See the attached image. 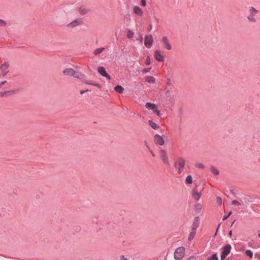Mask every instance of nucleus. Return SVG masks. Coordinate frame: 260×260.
<instances>
[{
  "label": "nucleus",
  "mask_w": 260,
  "mask_h": 260,
  "mask_svg": "<svg viewBox=\"0 0 260 260\" xmlns=\"http://www.w3.org/2000/svg\"><path fill=\"white\" fill-rule=\"evenodd\" d=\"M185 248L183 247H179L175 251L174 255L176 260L181 259L184 255Z\"/></svg>",
  "instance_id": "1"
},
{
  "label": "nucleus",
  "mask_w": 260,
  "mask_h": 260,
  "mask_svg": "<svg viewBox=\"0 0 260 260\" xmlns=\"http://www.w3.org/2000/svg\"><path fill=\"white\" fill-rule=\"evenodd\" d=\"M258 12V11L255 9L254 7H251L249 9V14L247 16L248 20L252 23H255L256 20L255 18V15Z\"/></svg>",
  "instance_id": "2"
},
{
  "label": "nucleus",
  "mask_w": 260,
  "mask_h": 260,
  "mask_svg": "<svg viewBox=\"0 0 260 260\" xmlns=\"http://www.w3.org/2000/svg\"><path fill=\"white\" fill-rule=\"evenodd\" d=\"M232 246L230 244H227L222 247V251L220 256L221 260H224L225 257L230 253Z\"/></svg>",
  "instance_id": "3"
},
{
  "label": "nucleus",
  "mask_w": 260,
  "mask_h": 260,
  "mask_svg": "<svg viewBox=\"0 0 260 260\" xmlns=\"http://www.w3.org/2000/svg\"><path fill=\"white\" fill-rule=\"evenodd\" d=\"M177 164H178V173L180 174L184 169L185 166V159L182 157H180L178 159L177 161L175 162L174 167H177Z\"/></svg>",
  "instance_id": "4"
},
{
  "label": "nucleus",
  "mask_w": 260,
  "mask_h": 260,
  "mask_svg": "<svg viewBox=\"0 0 260 260\" xmlns=\"http://www.w3.org/2000/svg\"><path fill=\"white\" fill-rule=\"evenodd\" d=\"M153 42V39L151 35L145 36L144 45L147 48H150L152 46Z\"/></svg>",
  "instance_id": "5"
},
{
  "label": "nucleus",
  "mask_w": 260,
  "mask_h": 260,
  "mask_svg": "<svg viewBox=\"0 0 260 260\" xmlns=\"http://www.w3.org/2000/svg\"><path fill=\"white\" fill-rule=\"evenodd\" d=\"M83 23V19L82 18H78L68 24L67 26L69 28H74L79 25L82 24Z\"/></svg>",
  "instance_id": "6"
},
{
  "label": "nucleus",
  "mask_w": 260,
  "mask_h": 260,
  "mask_svg": "<svg viewBox=\"0 0 260 260\" xmlns=\"http://www.w3.org/2000/svg\"><path fill=\"white\" fill-rule=\"evenodd\" d=\"M154 55L155 59L158 61H163L164 60L165 55L160 50H156Z\"/></svg>",
  "instance_id": "7"
},
{
  "label": "nucleus",
  "mask_w": 260,
  "mask_h": 260,
  "mask_svg": "<svg viewBox=\"0 0 260 260\" xmlns=\"http://www.w3.org/2000/svg\"><path fill=\"white\" fill-rule=\"evenodd\" d=\"M154 141L157 146H162L165 144V141L162 137L158 134H156L154 136Z\"/></svg>",
  "instance_id": "8"
},
{
  "label": "nucleus",
  "mask_w": 260,
  "mask_h": 260,
  "mask_svg": "<svg viewBox=\"0 0 260 260\" xmlns=\"http://www.w3.org/2000/svg\"><path fill=\"white\" fill-rule=\"evenodd\" d=\"M198 185L196 184L192 193V198L196 201H198L201 197V193L198 191Z\"/></svg>",
  "instance_id": "9"
},
{
  "label": "nucleus",
  "mask_w": 260,
  "mask_h": 260,
  "mask_svg": "<svg viewBox=\"0 0 260 260\" xmlns=\"http://www.w3.org/2000/svg\"><path fill=\"white\" fill-rule=\"evenodd\" d=\"M162 42L165 48L170 50L172 49V45L167 36H164L162 38Z\"/></svg>",
  "instance_id": "10"
},
{
  "label": "nucleus",
  "mask_w": 260,
  "mask_h": 260,
  "mask_svg": "<svg viewBox=\"0 0 260 260\" xmlns=\"http://www.w3.org/2000/svg\"><path fill=\"white\" fill-rule=\"evenodd\" d=\"M10 210L8 207H3L0 209V217H8L10 215Z\"/></svg>",
  "instance_id": "11"
},
{
  "label": "nucleus",
  "mask_w": 260,
  "mask_h": 260,
  "mask_svg": "<svg viewBox=\"0 0 260 260\" xmlns=\"http://www.w3.org/2000/svg\"><path fill=\"white\" fill-rule=\"evenodd\" d=\"M98 71L102 76L107 78L108 80L111 79L110 76L107 73L104 67H99L98 69Z\"/></svg>",
  "instance_id": "12"
},
{
  "label": "nucleus",
  "mask_w": 260,
  "mask_h": 260,
  "mask_svg": "<svg viewBox=\"0 0 260 260\" xmlns=\"http://www.w3.org/2000/svg\"><path fill=\"white\" fill-rule=\"evenodd\" d=\"M9 66L10 65L8 62H6L0 66V69L3 72V76H5L8 73V72L6 71V70L9 68Z\"/></svg>",
  "instance_id": "13"
},
{
  "label": "nucleus",
  "mask_w": 260,
  "mask_h": 260,
  "mask_svg": "<svg viewBox=\"0 0 260 260\" xmlns=\"http://www.w3.org/2000/svg\"><path fill=\"white\" fill-rule=\"evenodd\" d=\"M19 91V89H15L10 91H7L4 92H0V96L1 97L8 96L11 95L15 94Z\"/></svg>",
  "instance_id": "14"
},
{
  "label": "nucleus",
  "mask_w": 260,
  "mask_h": 260,
  "mask_svg": "<svg viewBox=\"0 0 260 260\" xmlns=\"http://www.w3.org/2000/svg\"><path fill=\"white\" fill-rule=\"evenodd\" d=\"M160 157L163 162L167 165L169 164L168 158L166 152L164 150H161L160 151Z\"/></svg>",
  "instance_id": "15"
},
{
  "label": "nucleus",
  "mask_w": 260,
  "mask_h": 260,
  "mask_svg": "<svg viewBox=\"0 0 260 260\" xmlns=\"http://www.w3.org/2000/svg\"><path fill=\"white\" fill-rule=\"evenodd\" d=\"M75 71L72 68H67L63 71V74L65 75L73 76Z\"/></svg>",
  "instance_id": "16"
},
{
  "label": "nucleus",
  "mask_w": 260,
  "mask_h": 260,
  "mask_svg": "<svg viewBox=\"0 0 260 260\" xmlns=\"http://www.w3.org/2000/svg\"><path fill=\"white\" fill-rule=\"evenodd\" d=\"M200 223V219L199 217L197 216L194 218L193 222V226L192 227V229L196 230L199 227Z\"/></svg>",
  "instance_id": "17"
},
{
  "label": "nucleus",
  "mask_w": 260,
  "mask_h": 260,
  "mask_svg": "<svg viewBox=\"0 0 260 260\" xmlns=\"http://www.w3.org/2000/svg\"><path fill=\"white\" fill-rule=\"evenodd\" d=\"M134 12L140 16H142L143 14V12L141 9L138 6H135L133 8Z\"/></svg>",
  "instance_id": "18"
},
{
  "label": "nucleus",
  "mask_w": 260,
  "mask_h": 260,
  "mask_svg": "<svg viewBox=\"0 0 260 260\" xmlns=\"http://www.w3.org/2000/svg\"><path fill=\"white\" fill-rule=\"evenodd\" d=\"M145 107L147 108L151 109L152 110H156V109H157V106L156 105H155V104H153V103H149V102L146 103V104L145 105Z\"/></svg>",
  "instance_id": "19"
},
{
  "label": "nucleus",
  "mask_w": 260,
  "mask_h": 260,
  "mask_svg": "<svg viewBox=\"0 0 260 260\" xmlns=\"http://www.w3.org/2000/svg\"><path fill=\"white\" fill-rule=\"evenodd\" d=\"M90 12V10L87 9L83 7H81L79 9V13L81 15H85Z\"/></svg>",
  "instance_id": "20"
},
{
  "label": "nucleus",
  "mask_w": 260,
  "mask_h": 260,
  "mask_svg": "<svg viewBox=\"0 0 260 260\" xmlns=\"http://www.w3.org/2000/svg\"><path fill=\"white\" fill-rule=\"evenodd\" d=\"M197 230L191 228V232L190 233L188 236V240L191 241L194 237Z\"/></svg>",
  "instance_id": "21"
},
{
  "label": "nucleus",
  "mask_w": 260,
  "mask_h": 260,
  "mask_svg": "<svg viewBox=\"0 0 260 260\" xmlns=\"http://www.w3.org/2000/svg\"><path fill=\"white\" fill-rule=\"evenodd\" d=\"M114 90L119 93H122L124 91V88L122 87L121 85H117L114 88Z\"/></svg>",
  "instance_id": "22"
},
{
  "label": "nucleus",
  "mask_w": 260,
  "mask_h": 260,
  "mask_svg": "<svg viewBox=\"0 0 260 260\" xmlns=\"http://www.w3.org/2000/svg\"><path fill=\"white\" fill-rule=\"evenodd\" d=\"M149 124L153 129H157L158 128V126L157 124L153 122V121L149 120L148 121Z\"/></svg>",
  "instance_id": "23"
},
{
  "label": "nucleus",
  "mask_w": 260,
  "mask_h": 260,
  "mask_svg": "<svg viewBox=\"0 0 260 260\" xmlns=\"http://www.w3.org/2000/svg\"><path fill=\"white\" fill-rule=\"evenodd\" d=\"M146 81L149 83H154L155 82V79L153 76H147L146 78Z\"/></svg>",
  "instance_id": "24"
},
{
  "label": "nucleus",
  "mask_w": 260,
  "mask_h": 260,
  "mask_svg": "<svg viewBox=\"0 0 260 260\" xmlns=\"http://www.w3.org/2000/svg\"><path fill=\"white\" fill-rule=\"evenodd\" d=\"M210 171L215 175H217L219 173V171L214 166H211L210 167Z\"/></svg>",
  "instance_id": "25"
},
{
  "label": "nucleus",
  "mask_w": 260,
  "mask_h": 260,
  "mask_svg": "<svg viewBox=\"0 0 260 260\" xmlns=\"http://www.w3.org/2000/svg\"><path fill=\"white\" fill-rule=\"evenodd\" d=\"M105 49V48L104 47H101V48H97L94 51V55H98L99 54H100L101 53H102Z\"/></svg>",
  "instance_id": "26"
},
{
  "label": "nucleus",
  "mask_w": 260,
  "mask_h": 260,
  "mask_svg": "<svg viewBox=\"0 0 260 260\" xmlns=\"http://www.w3.org/2000/svg\"><path fill=\"white\" fill-rule=\"evenodd\" d=\"M85 83L87 84L91 85H93L94 86H96L99 88H101L102 87V86L101 84H98V83H93L91 81H85Z\"/></svg>",
  "instance_id": "27"
},
{
  "label": "nucleus",
  "mask_w": 260,
  "mask_h": 260,
  "mask_svg": "<svg viewBox=\"0 0 260 260\" xmlns=\"http://www.w3.org/2000/svg\"><path fill=\"white\" fill-rule=\"evenodd\" d=\"M192 182V178L191 175L187 176L185 179L186 184H191Z\"/></svg>",
  "instance_id": "28"
},
{
  "label": "nucleus",
  "mask_w": 260,
  "mask_h": 260,
  "mask_svg": "<svg viewBox=\"0 0 260 260\" xmlns=\"http://www.w3.org/2000/svg\"><path fill=\"white\" fill-rule=\"evenodd\" d=\"M202 209V206L200 204H198L195 205L194 210L197 213H199Z\"/></svg>",
  "instance_id": "29"
},
{
  "label": "nucleus",
  "mask_w": 260,
  "mask_h": 260,
  "mask_svg": "<svg viewBox=\"0 0 260 260\" xmlns=\"http://www.w3.org/2000/svg\"><path fill=\"white\" fill-rule=\"evenodd\" d=\"M245 254L249 256L251 259L253 257V252L250 250H247L245 252Z\"/></svg>",
  "instance_id": "30"
},
{
  "label": "nucleus",
  "mask_w": 260,
  "mask_h": 260,
  "mask_svg": "<svg viewBox=\"0 0 260 260\" xmlns=\"http://www.w3.org/2000/svg\"><path fill=\"white\" fill-rule=\"evenodd\" d=\"M207 260H218V257L216 253L213 254L210 257H209Z\"/></svg>",
  "instance_id": "31"
},
{
  "label": "nucleus",
  "mask_w": 260,
  "mask_h": 260,
  "mask_svg": "<svg viewBox=\"0 0 260 260\" xmlns=\"http://www.w3.org/2000/svg\"><path fill=\"white\" fill-rule=\"evenodd\" d=\"M73 76H74V77L76 78H78V79H80V78H81L83 76V75L80 73H75V75H73Z\"/></svg>",
  "instance_id": "32"
},
{
  "label": "nucleus",
  "mask_w": 260,
  "mask_h": 260,
  "mask_svg": "<svg viewBox=\"0 0 260 260\" xmlns=\"http://www.w3.org/2000/svg\"><path fill=\"white\" fill-rule=\"evenodd\" d=\"M216 202L219 205L221 206L222 204V199L220 197L216 198Z\"/></svg>",
  "instance_id": "33"
},
{
  "label": "nucleus",
  "mask_w": 260,
  "mask_h": 260,
  "mask_svg": "<svg viewBox=\"0 0 260 260\" xmlns=\"http://www.w3.org/2000/svg\"><path fill=\"white\" fill-rule=\"evenodd\" d=\"M196 167L198 168H200V169H204V166L203 164H201V163H197L196 164Z\"/></svg>",
  "instance_id": "34"
},
{
  "label": "nucleus",
  "mask_w": 260,
  "mask_h": 260,
  "mask_svg": "<svg viewBox=\"0 0 260 260\" xmlns=\"http://www.w3.org/2000/svg\"><path fill=\"white\" fill-rule=\"evenodd\" d=\"M134 32H133L131 30H128V34H127V37L129 39H131L134 36Z\"/></svg>",
  "instance_id": "35"
},
{
  "label": "nucleus",
  "mask_w": 260,
  "mask_h": 260,
  "mask_svg": "<svg viewBox=\"0 0 260 260\" xmlns=\"http://www.w3.org/2000/svg\"><path fill=\"white\" fill-rule=\"evenodd\" d=\"M232 204L233 205H238V206H240V205H241V204L239 202L237 201V200L233 201L232 202Z\"/></svg>",
  "instance_id": "36"
},
{
  "label": "nucleus",
  "mask_w": 260,
  "mask_h": 260,
  "mask_svg": "<svg viewBox=\"0 0 260 260\" xmlns=\"http://www.w3.org/2000/svg\"><path fill=\"white\" fill-rule=\"evenodd\" d=\"M232 214V212L230 211L229 213H228V214L224 215L223 216L222 220H224L226 219Z\"/></svg>",
  "instance_id": "37"
},
{
  "label": "nucleus",
  "mask_w": 260,
  "mask_h": 260,
  "mask_svg": "<svg viewBox=\"0 0 260 260\" xmlns=\"http://www.w3.org/2000/svg\"><path fill=\"white\" fill-rule=\"evenodd\" d=\"M151 63L150 61V58L149 56H147L146 59V64L147 65H149Z\"/></svg>",
  "instance_id": "38"
},
{
  "label": "nucleus",
  "mask_w": 260,
  "mask_h": 260,
  "mask_svg": "<svg viewBox=\"0 0 260 260\" xmlns=\"http://www.w3.org/2000/svg\"><path fill=\"white\" fill-rule=\"evenodd\" d=\"M151 68H144L143 70V73H147L148 72H149L150 71V70H151Z\"/></svg>",
  "instance_id": "39"
},
{
  "label": "nucleus",
  "mask_w": 260,
  "mask_h": 260,
  "mask_svg": "<svg viewBox=\"0 0 260 260\" xmlns=\"http://www.w3.org/2000/svg\"><path fill=\"white\" fill-rule=\"evenodd\" d=\"M153 111L157 114V116H160L161 114H160V111L158 110L157 109V108L156 109V110H154Z\"/></svg>",
  "instance_id": "40"
},
{
  "label": "nucleus",
  "mask_w": 260,
  "mask_h": 260,
  "mask_svg": "<svg viewBox=\"0 0 260 260\" xmlns=\"http://www.w3.org/2000/svg\"><path fill=\"white\" fill-rule=\"evenodd\" d=\"M6 22L3 20L0 19V26L6 25Z\"/></svg>",
  "instance_id": "41"
},
{
  "label": "nucleus",
  "mask_w": 260,
  "mask_h": 260,
  "mask_svg": "<svg viewBox=\"0 0 260 260\" xmlns=\"http://www.w3.org/2000/svg\"><path fill=\"white\" fill-rule=\"evenodd\" d=\"M141 5L143 7H145L146 6V0H141Z\"/></svg>",
  "instance_id": "42"
},
{
  "label": "nucleus",
  "mask_w": 260,
  "mask_h": 260,
  "mask_svg": "<svg viewBox=\"0 0 260 260\" xmlns=\"http://www.w3.org/2000/svg\"><path fill=\"white\" fill-rule=\"evenodd\" d=\"M255 257L257 258L258 260H260V253H256L255 254Z\"/></svg>",
  "instance_id": "43"
},
{
  "label": "nucleus",
  "mask_w": 260,
  "mask_h": 260,
  "mask_svg": "<svg viewBox=\"0 0 260 260\" xmlns=\"http://www.w3.org/2000/svg\"><path fill=\"white\" fill-rule=\"evenodd\" d=\"M120 260H128L127 258L124 257V256L123 255H121L120 256Z\"/></svg>",
  "instance_id": "44"
},
{
  "label": "nucleus",
  "mask_w": 260,
  "mask_h": 260,
  "mask_svg": "<svg viewBox=\"0 0 260 260\" xmlns=\"http://www.w3.org/2000/svg\"><path fill=\"white\" fill-rule=\"evenodd\" d=\"M152 25L151 24H150L149 26L148 30L151 31V30L152 29Z\"/></svg>",
  "instance_id": "45"
},
{
  "label": "nucleus",
  "mask_w": 260,
  "mask_h": 260,
  "mask_svg": "<svg viewBox=\"0 0 260 260\" xmlns=\"http://www.w3.org/2000/svg\"><path fill=\"white\" fill-rule=\"evenodd\" d=\"M88 91V90H86L81 91V92H80V93H81V94H83L84 93H85V92H87V91Z\"/></svg>",
  "instance_id": "46"
},
{
  "label": "nucleus",
  "mask_w": 260,
  "mask_h": 260,
  "mask_svg": "<svg viewBox=\"0 0 260 260\" xmlns=\"http://www.w3.org/2000/svg\"><path fill=\"white\" fill-rule=\"evenodd\" d=\"M229 235L230 236V237H231L232 235V231H230L229 233Z\"/></svg>",
  "instance_id": "47"
},
{
  "label": "nucleus",
  "mask_w": 260,
  "mask_h": 260,
  "mask_svg": "<svg viewBox=\"0 0 260 260\" xmlns=\"http://www.w3.org/2000/svg\"><path fill=\"white\" fill-rule=\"evenodd\" d=\"M145 144L146 146V147L149 149V147L148 145H147V143L146 141H145Z\"/></svg>",
  "instance_id": "48"
},
{
  "label": "nucleus",
  "mask_w": 260,
  "mask_h": 260,
  "mask_svg": "<svg viewBox=\"0 0 260 260\" xmlns=\"http://www.w3.org/2000/svg\"><path fill=\"white\" fill-rule=\"evenodd\" d=\"M6 83H7V81H4L2 82L1 83V84L4 85Z\"/></svg>",
  "instance_id": "49"
},
{
  "label": "nucleus",
  "mask_w": 260,
  "mask_h": 260,
  "mask_svg": "<svg viewBox=\"0 0 260 260\" xmlns=\"http://www.w3.org/2000/svg\"><path fill=\"white\" fill-rule=\"evenodd\" d=\"M150 152H151V153L152 155L153 156H155V154H154V153L152 151H151Z\"/></svg>",
  "instance_id": "50"
},
{
  "label": "nucleus",
  "mask_w": 260,
  "mask_h": 260,
  "mask_svg": "<svg viewBox=\"0 0 260 260\" xmlns=\"http://www.w3.org/2000/svg\"><path fill=\"white\" fill-rule=\"evenodd\" d=\"M236 221V220H234L233 221V222L232 223V224H231V226H232L233 225V224L234 223V222Z\"/></svg>",
  "instance_id": "51"
},
{
  "label": "nucleus",
  "mask_w": 260,
  "mask_h": 260,
  "mask_svg": "<svg viewBox=\"0 0 260 260\" xmlns=\"http://www.w3.org/2000/svg\"><path fill=\"white\" fill-rule=\"evenodd\" d=\"M220 224H219L218 225V227H217V230H216V232H217V230H218V229H219V226H220Z\"/></svg>",
  "instance_id": "52"
},
{
  "label": "nucleus",
  "mask_w": 260,
  "mask_h": 260,
  "mask_svg": "<svg viewBox=\"0 0 260 260\" xmlns=\"http://www.w3.org/2000/svg\"><path fill=\"white\" fill-rule=\"evenodd\" d=\"M155 21H158V19L157 18H155Z\"/></svg>",
  "instance_id": "53"
},
{
  "label": "nucleus",
  "mask_w": 260,
  "mask_h": 260,
  "mask_svg": "<svg viewBox=\"0 0 260 260\" xmlns=\"http://www.w3.org/2000/svg\"><path fill=\"white\" fill-rule=\"evenodd\" d=\"M230 190L231 192H233L234 189H231Z\"/></svg>",
  "instance_id": "54"
},
{
  "label": "nucleus",
  "mask_w": 260,
  "mask_h": 260,
  "mask_svg": "<svg viewBox=\"0 0 260 260\" xmlns=\"http://www.w3.org/2000/svg\"><path fill=\"white\" fill-rule=\"evenodd\" d=\"M258 237H260V233L258 235Z\"/></svg>",
  "instance_id": "55"
},
{
  "label": "nucleus",
  "mask_w": 260,
  "mask_h": 260,
  "mask_svg": "<svg viewBox=\"0 0 260 260\" xmlns=\"http://www.w3.org/2000/svg\"><path fill=\"white\" fill-rule=\"evenodd\" d=\"M2 85V84H1V83H0V88H1Z\"/></svg>",
  "instance_id": "56"
},
{
  "label": "nucleus",
  "mask_w": 260,
  "mask_h": 260,
  "mask_svg": "<svg viewBox=\"0 0 260 260\" xmlns=\"http://www.w3.org/2000/svg\"><path fill=\"white\" fill-rule=\"evenodd\" d=\"M248 245H249V246H251V244H250V243H249V244H248Z\"/></svg>",
  "instance_id": "57"
}]
</instances>
